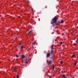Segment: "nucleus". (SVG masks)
<instances>
[{"mask_svg": "<svg viewBox=\"0 0 78 78\" xmlns=\"http://www.w3.org/2000/svg\"><path fill=\"white\" fill-rule=\"evenodd\" d=\"M51 54H53L54 53V51L53 50V49H52L51 51Z\"/></svg>", "mask_w": 78, "mask_h": 78, "instance_id": "20e7f679", "label": "nucleus"}, {"mask_svg": "<svg viewBox=\"0 0 78 78\" xmlns=\"http://www.w3.org/2000/svg\"><path fill=\"white\" fill-rule=\"evenodd\" d=\"M36 41L34 42V43H32L33 45H35L36 44Z\"/></svg>", "mask_w": 78, "mask_h": 78, "instance_id": "6e6552de", "label": "nucleus"}, {"mask_svg": "<svg viewBox=\"0 0 78 78\" xmlns=\"http://www.w3.org/2000/svg\"><path fill=\"white\" fill-rule=\"evenodd\" d=\"M57 20H58V17L56 16H55L52 20L51 24L52 25V27L55 25V23L57 22Z\"/></svg>", "mask_w": 78, "mask_h": 78, "instance_id": "f257e3e1", "label": "nucleus"}, {"mask_svg": "<svg viewBox=\"0 0 78 78\" xmlns=\"http://www.w3.org/2000/svg\"><path fill=\"white\" fill-rule=\"evenodd\" d=\"M75 55L74 54H73L72 55V58H74V57H75Z\"/></svg>", "mask_w": 78, "mask_h": 78, "instance_id": "4468645a", "label": "nucleus"}, {"mask_svg": "<svg viewBox=\"0 0 78 78\" xmlns=\"http://www.w3.org/2000/svg\"><path fill=\"white\" fill-rule=\"evenodd\" d=\"M60 64H63V62L62 61H61L60 62Z\"/></svg>", "mask_w": 78, "mask_h": 78, "instance_id": "dca6fc26", "label": "nucleus"}, {"mask_svg": "<svg viewBox=\"0 0 78 78\" xmlns=\"http://www.w3.org/2000/svg\"><path fill=\"white\" fill-rule=\"evenodd\" d=\"M61 23H64V20H62L61 21Z\"/></svg>", "mask_w": 78, "mask_h": 78, "instance_id": "9b49d317", "label": "nucleus"}, {"mask_svg": "<svg viewBox=\"0 0 78 78\" xmlns=\"http://www.w3.org/2000/svg\"><path fill=\"white\" fill-rule=\"evenodd\" d=\"M19 45H21V43H20L19 44Z\"/></svg>", "mask_w": 78, "mask_h": 78, "instance_id": "a878e982", "label": "nucleus"}, {"mask_svg": "<svg viewBox=\"0 0 78 78\" xmlns=\"http://www.w3.org/2000/svg\"><path fill=\"white\" fill-rule=\"evenodd\" d=\"M47 8V6H45V8Z\"/></svg>", "mask_w": 78, "mask_h": 78, "instance_id": "b1692460", "label": "nucleus"}, {"mask_svg": "<svg viewBox=\"0 0 78 78\" xmlns=\"http://www.w3.org/2000/svg\"><path fill=\"white\" fill-rule=\"evenodd\" d=\"M61 70V69H59L58 71V72H60Z\"/></svg>", "mask_w": 78, "mask_h": 78, "instance_id": "4be33fe9", "label": "nucleus"}, {"mask_svg": "<svg viewBox=\"0 0 78 78\" xmlns=\"http://www.w3.org/2000/svg\"><path fill=\"white\" fill-rule=\"evenodd\" d=\"M51 64V60L49 62H48V64Z\"/></svg>", "mask_w": 78, "mask_h": 78, "instance_id": "0eeeda50", "label": "nucleus"}, {"mask_svg": "<svg viewBox=\"0 0 78 78\" xmlns=\"http://www.w3.org/2000/svg\"><path fill=\"white\" fill-rule=\"evenodd\" d=\"M32 11H33V9H32Z\"/></svg>", "mask_w": 78, "mask_h": 78, "instance_id": "bb28decb", "label": "nucleus"}, {"mask_svg": "<svg viewBox=\"0 0 78 78\" xmlns=\"http://www.w3.org/2000/svg\"><path fill=\"white\" fill-rule=\"evenodd\" d=\"M62 76L63 77V78H65L66 77V75L64 74H63Z\"/></svg>", "mask_w": 78, "mask_h": 78, "instance_id": "ddd939ff", "label": "nucleus"}, {"mask_svg": "<svg viewBox=\"0 0 78 78\" xmlns=\"http://www.w3.org/2000/svg\"><path fill=\"white\" fill-rule=\"evenodd\" d=\"M16 57H19V55H16Z\"/></svg>", "mask_w": 78, "mask_h": 78, "instance_id": "5701e85b", "label": "nucleus"}, {"mask_svg": "<svg viewBox=\"0 0 78 78\" xmlns=\"http://www.w3.org/2000/svg\"><path fill=\"white\" fill-rule=\"evenodd\" d=\"M54 46V44H53L51 47V49H54V48H53Z\"/></svg>", "mask_w": 78, "mask_h": 78, "instance_id": "423d86ee", "label": "nucleus"}, {"mask_svg": "<svg viewBox=\"0 0 78 78\" xmlns=\"http://www.w3.org/2000/svg\"><path fill=\"white\" fill-rule=\"evenodd\" d=\"M22 58H25L26 56H25V55H22Z\"/></svg>", "mask_w": 78, "mask_h": 78, "instance_id": "39448f33", "label": "nucleus"}, {"mask_svg": "<svg viewBox=\"0 0 78 78\" xmlns=\"http://www.w3.org/2000/svg\"><path fill=\"white\" fill-rule=\"evenodd\" d=\"M28 58H26V60L25 61V63H26V64H27L28 63Z\"/></svg>", "mask_w": 78, "mask_h": 78, "instance_id": "7ed1b4c3", "label": "nucleus"}, {"mask_svg": "<svg viewBox=\"0 0 78 78\" xmlns=\"http://www.w3.org/2000/svg\"><path fill=\"white\" fill-rule=\"evenodd\" d=\"M73 44H74V45H77V43H73Z\"/></svg>", "mask_w": 78, "mask_h": 78, "instance_id": "aec40b11", "label": "nucleus"}, {"mask_svg": "<svg viewBox=\"0 0 78 78\" xmlns=\"http://www.w3.org/2000/svg\"><path fill=\"white\" fill-rule=\"evenodd\" d=\"M52 67H53V70H54L55 69V66H54V65H52Z\"/></svg>", "mask_w": 78, "mask_h": 78, "instance_id": "9d476101", "label": "nucleus"}, {"mask_svg": "<svg viewBox=\"0 0 78 78\" xmlns=\"http://www.w3.org/2000/svg\"><path fill=\"white\" fill-rule=\"evenodd\" d=\"M14 70V71H15V70H16V69H17V68H16V67H14V68L13 69Z\"/></svg>", "mask_w": 78, "mask_h": 78, "instance_id": "1a4fd4ad", "label": "nucleus"}, {"mask_svg": "<svg viewBox=\"0 0 78 78\" xmlns=\"http://www.w3.org/2000/svg\"><path fill=\"white\" fill-rule=\"evenodd\" d=\"M57 25H59V22H58L57 23Z\"/></svg>", "mask_w": 78, "mask_h": 78, "instance_id": "a211bd4d", "label": "nucleus"}, {"mask_svg": "<svg viewBox=\"0 0 78 78\" xmlns=\"http://www.w3.org/2000/svg\"><path fill=\"white\" fill-rule=\"evenodd\" d=\"M19 78V76L18 75H17V76L16 78Z\"/></svg>", "mask_w": 78, "mask_h": 78, "instance_id": "f3484780", "label": "nucleus"}, {"mask_svg": "<svg viewBox=\"0 0 78 78\" xmlns=\"http://www.w3.org/2000/svg\"><path fill=\"white\" fill-rule=\"evenodd\" d=\"M51 53H49V52H48L47 53V55H46V58H49V57H50V55H51Z\"/></svg>", "mask_w": 78, "mask_h": 78, "instance_id": "f03ea898", "label": "nucleus"}, {"mask_svg": "<svg viewBox=\"0 0 78 78\" xmlns=\"http://www.w3.org/2000/svg\"><path fill=\"white\" fill-rule=\"evenodd\" d=\"M77 41H78V39L76 41V42H77Z\"/></svg>", "mask_w": 78, "mask_h": 78, "instance_id": "393cba45", "label": "nucleus"}, {"mask_svg": "<svg viewBox=\"0 0 78 78\" xmlns=\"http://www.w3.org/2000/svg\"><path fill=\"white\" fill-rule=\"evenodd\" d=\"M76 62H75V63H74V66H76Z\"/></svg>", "mask_w": 78, "mask_h": 78, "instance_id": "6ab92c4d", "label": "nucleus"}, {"mask_svg": "<svg viewBox=\"0 0 78 78\" xmlns=\"http://www.w3.org/2000/svg\"><path fill=\"white\" fill-rule=\"evenodd\" d=\"M21 49H23V45L21 46Z\"/></svg>", "mask_w": 78, "mask_h": 78, "instance_id": "2eb2a0df", "label": "nucleus"}, {"mask_svg": "<svg viewBox=\"0 0 78 78\" xmlns=\"http://www.w3.org/2000/svg\"><path fill=\"white\" fill-rule=\"evenodd\" d=\"M60 45H62V42H61L60 43Z\"/></svg>", "mask_w": 78, "mask_h": 78, "instance_id": "412c9836", "label": "nucleus"}, {"mask_svg": "<svg viewBox=\"0 0 78 78\" xmlns=\"http://www.w3.org/2000/svg\"><path fill=\"white\" fill-rule=\"evenodd\" d=\"M32 32V30H30L29 32V34H31V32Z\"/></svg>", "mask_w": 78, "mask_h": 78, "instance_id": "f8f14e48", "label": "nucleus"}]
</instances>
